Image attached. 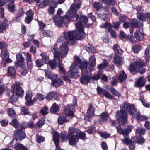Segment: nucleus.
<instances>
[{
  "instance_id": "14",
  "label": "nucleus",
  "mask_w": 150,
  "mask_h": 150,
  "mask_svg": "<svg viewBox=\"0 0 150 150\" xmlns=\"http://www.w3.org/2000/svg\"><path fill=\"white\" fill-rule=\"evenodd\" d=\"M14 135L16 140L20 141L24 139L26 135L25 132L23 131L18 130L15 131Z\"/></svg>"
},
{
  "instance_id": "31",
  "label": "nucleus",
  "mask_w": 150,
  "mask_h": 150,
  "mask_svg": "<svg viewBox=\"0 0 150 150\" xmlns=\"http://www.w3.org/2000/svg\"><path fill=\"white\" fill-rule=\"evenodd\" d=\"M127 75L124 71L120 72V73L119 79L121 82H124L127 79Z\"/></svg>"
},
{
  "instance_id": "50",
  "label": "nucleus",
  "mask_w": 150,
  "mask_h": 150,
  "mask_svg": "<svg viewBox=\"0 0 150 150\" xmlns=\"http://www.w3.org/2000/svg\"><path fill=\"white\" fill-rule=\"evenodd\" d=\"M110 90L112 93L115 96L118 97L120 96V94L117 91H116L113 87H111Z\"/></svg>"
},
{
  "instance_id": "8",
  "label": "nucleus",
  "mask_w": 150,
  "mask_h": 150,
  "mask_svg": "<svg viewBox=\"0 0 150 150\" xmlns=\"http://www.w3.org/2000/svg\"><path fill=\"white\" fill-rule=\"evenodd\" d=\"M12 91L13 94L9 99L11 103L16 101L18 96L22 97L23 96L24 92L23 90L17 83L12 86Z\"/></svg>"
},
{
  "instance_id": "43",
  "label": "nucleus",
  "mask_w": 150,
  "mask_h": 150,
  "mask_svg": "<svg viewBox=\"0 0 150 150\" xmlns=\"http://www.w3.org/2000/svg\"><path fill=\"white\" fill-rule=\"evenodd\" d=\"M102 2L108 5H114L115 4V0H102Z\"/></svg>"
},
{
  "instance_id": "20",
  "label": "nucleus",
  "mask_w": 150,
  "mask_h": 150,
  "mask_svg": "<svg viewBox=\"0 0 150 150\" xmlns=\"http://www.w3.org/2000/svg\"><path fill=\"white\" fill-rule=\"evenodd\" d=\"M146 82L145 79L143 77H141L136 82L135 86L137 87H142L145 85Z\"/></svg>"
},
{
  "instance_id": "64",
  "label": "nucleus",
  "mask_w": 150,
  "mask_h": 150,
  "mask_svg": "<svg viewBox=\"0 0 150 150\" xmlns=\"http://www.w3.org/2000/svg\"><path fill=\"white\" fill-rule=\"evenodd\" d=\"M36 47L32 46L30 48L29 51L31 53L35 54L36 52Z\"/></svg>"
},
{
  "instance_id": "16",
  "label": "nucleus",
  "mask_w": 150,
  "mask_h": 150,
  "mask_svg": "<svg viewBox=\"0 0 150 150\" xmlns=\"http://www.w3.org/2000/svg\"><path fill=\"white\" fill-rule=\"evenodd\" d=\"M94 111V108L92 107L91 105H90L89 108L87 112V116L85 118L86 120L90 121L91 120V117L95 115Z\"/></svg>"
},
{
  "instance_id": "32",
  "label": "nucleus",
  "mask_w": 150,
  "mask_h": 150,
  "mask_svg": "<svg viewBox=\"0 0 150 150\" xmlns=\"http://www.w3.org/2000/svg\"><path fill=\"white\" fill-rule=\"evenodd\" d=\"M8 73L7 74L9 76L13 75L16 73L15 69L13 67H8Z\"/></svg>"
},
{
  "instance_id": "57",
  "label": "nucleus",
  "mask_w": 150,
  "mask_h": 150,
  "mask_svg": "<svg viewBox=\"0 0 150 150\" xmlns=\"http://www.w3.org/2000/svg\"><path fill=\"white\" fill-rule=\"evenodd\" d=\"M100 76V73H98L97 74L93 76L92 78H91V81H92L93 80H98L99 79Z\"/></svg>"
},
{
  "instance_id": "4",
  "label": "nucleus",
  "mask_w": 150,
  "mask_h": 150,
  "mask_svg": "<svg viewBox=\"0 0 150 150\" xmlns=\"http://www.w3.org/2000/svg\"><path fill=\"white\" fill-rule=\"evenodd\" d=\"M87 21V18L86 16H81L79 20L77 21L75 24L77 30L65 33L64 37L66 39L69 40H74L75 39L81 40L85 35L84 24H86Z\"/></svg>"
},
{
  "instance_id": "63",
  "label": "nucleus",
  "mask_w": 150,
  "mask_h": 150,
  "mask_svg": "<svg viewBox=\"0 0 150 150\" xmlns=\"http://www.w3.org/2000/svg\"><path fill=\"white\" fill-rule=\"evenodd\" d=\"M101 145V147L103 150H106L108 149L107 144L104 141L102 142Z\"/></svg>"
},
{
  "instance_id": "11",
  "label": "nucleus",
  "mask_w": 150,
  "mask_h": 150,
  "mask_svg": "<svg viewBox=\"0 0 150 150\" xmlns=\"http://www.w3.org/2000/svg\"><path fill=\"white\" fill-rule=\"evenodd\" d=\"M46 76L51 80L53 84L56 87L59 86L63 83V81L60 79L57 78V75L56 74H51L49 71L46 70L44 71Z\"/></svg>"
},
{
  "instance_id": "48",
  "label": "nucleus",
  "mask_w": 150,
  "mask_h": 150,
  "mask_svg": "<svg viewBox=\"0 0 150 150\" xmlns=\"http://www.w3.org/2000/svg\"><path fill=\"white\" fill-rule=\"evenodd\" d=\"M135 141L139 144H142L144 142V140L142 137H140L139 138H136Z\"/></svg>"
},
{
  "instance_id": "7",
  "label": "nucleus",
  "mask_w": 150,
  "mask_h": 150,
  "mask_svg": "<svg viewBox=\"0 0 150 150\" xmlns=\"http://www.w3.org/2000/svg\"><path fill=\"white\" fill-rule=\"evenodd\" d=\"M74 105H68L66 108L65 110L63 112L62 115H60L58 118L59 123L62 125L63 123L68 121V118H72L73 117V112L72 110L74 109Z\"/></svg>"
},
{
  "instance_id": "29",
  "label": "nucleus",
  "mask_w": 150,
  "mask_h": 150,
  "mask_svg": "<svg viewBox=\"0 0 150 150\" xmlns=\"http://www.w3.org/2000/svg\"><path fill=\"white\" fill-rule=\"evenodd\" d=\"M15 149L16 150H28L27 148L19 143H17L16 144Z\"/></svg>"
},
{
  "instance_id": "44",
  "label": "nucleus",
  "mask_w": 150,
  "mask_h": 150,
  "mask_svg": "<svg viewBox=\"0 0 150 150\" xmlns=\"http://www.w3.org/2000/svg\"><path fill=\"white\" fill-rule=\"evenodd\" d=\"M145 132V130L144 129L138 128L136 129V134L142 135L144 134Z\"/></svg>"
},
{
  "instance_id": "22",
  "label": "nucleus",
  "mask_w": 150,
  "mask_h": 150,
  "mask_svg": "<svg viewBox=\"0 0 150 150\" xmlns=\"http://www.w3.org/2000/svg\"><path fill=\"white\" fill-rule=\"evenodd\" d=\"M100 116L101 120L96 122L98 123H101L108 120L109 118L108 113L107 112H103Z\"/></svg>"
},
{
  "instance_id": "33",
  "label": "nucleus",
  "mask_w": 150,
  "mask_h": 150,
  "mask_svg": "<svg viewBox=\"0 0 150 150\" xmlns=\"http://www.w3.org/2000/svg\"><path fill=\"white\" fill-rule=\"evenodd\" d=\"M117 132L120 134H122L123 136L127 135L128 134V133L125 130H123L122 128L120 126H118L117 127Z\"/></svg>"
},
{
  "instance_id": "26",
  "label": "nucleus",
  "mask_w": 150,
  "mask_h": 150,
  "mask_svg": "<svg viewBox=\"0 0 150 150\" xmlns=\"http://www.w3.org/2000/svg\"><path fill=\"white\" fill-rule=\"evenodd\" d=\"M136 139V137H133L130 140V142L128 144L129 146V149L130 150H133L134 149L135 143H136L135 140Z\"/></svg>"
},
{
  "instance_id": "28",
  "label": "nucleus",
  "mask_w": 150,
  "mask_h": 150,
  "mask_svg": "<svg viewBox=\"0 0 150 150\" xmlns=\"http://www.w3.org/2000/svg\"><path fill=\"white\" fill-rule=\"evenodd\" d=\"M114 62L118 67H119L120 65H121L122 62V61L121 60L120 57L117 55L115 56L114 58Z\"/></svg>"
},
{
  "instance_id": "61",
  "label": "nucleus",
  "mask_w": 150,
  "mask_h": 150,
  "mask_svg": "<svg viewBox=\"0 0 150 150\" xmlns=\"http://www.w3.org/2000/svg\"><path fill=\"white\" fill-rule=\"evenodd\" d=\"M130 24L131 26L134 28L137 27L138 26V24H137V20L135 19H133Z\"/></svg>"
},
{
  "instance_id": "6",
  "label": "nucleus",
  "mask_w": 150,
  "mask_h": 150,
  "mask_svg": "<svg viewBox=\"0 0 150 150\" xmlns=\"http://www.w3.org/2000/svg\"><path fill=\"white\" fill-rule=\"evenodd\" d=\"M56 48L55 46L53 47V52L54 54V58L50 62L49 65L51 68L52 69H55L58 64L59 71L64 75L66 73V71L64 68L61 65L62 63V59L58 57V54L56 52Z\"/></svg>"
},
{
  "instance_id": "25",
  "label": "nucleus",
  "mask_w": 150,
  "mask_h": 150,
  "mask_svg": "<svg viewBox=\"0 0 150 150\" xmlns=\"http://www.w3.org/2000/svg\"><path fill=\"white\" fill-rule=\"evenodd\" d=\"M135 35L137 39L139 40H142L144 37V34L139 30L135 32Z\"/></svg>"
},
{
  "instance_id": "56",
  "label": "nucleus",
  "mask_w": 150,
  "mask_h": 150,
  "mask_svg": "<svg viewBox=\"0 0 150 150\" xmlns=\"http://www.w3.org/2000/svg\"><path fill=\"white\" fill-rule=\"evenodd\" d=\"M139 100L141 101L142 105L146 107H149L150 106V104L148 103H146L144 99H143L142 98H140Z\"/></svg>"
},
{
  "instance_id": "39",
  "label": "nucleus",
  "mask_w": 150,
  "mask_h": 150,
  "mask_svg": "<svg viewBox=\"0 0 150 150\" xmlns=\"http://www.w3.org/2000/svg\"><path fill=\"white\" fill-rule=\"evenodd\" d=\"M53 97L57 98V95L55 93L52 92L47 96L46 99L47 100H49L51 99Z\"/></svg>"
},
{
  "instance_id": "62",
  "label": "nucleus",
  "mask_w": 150,
  "mask_h": 150,
  "mask_svg": "<svg viewBox=\"0 0 150 150\" xmlns=\"http://www.w3.org/2000/svg\"><path fill=\"white\" fill-rule=\"evenodd\" d=\"M45 138L42 136H38L37 138V140L39 143H41L44 141Z\"/></svg>"
},
{
  "instance_id": "34",
  "label": "nucleus",
  "mask_w": 150,
  "mask_h": 150,
  "mask_svg": "<svg viewBox=\"0 0 150 150\" xmlns=\"http://www.w3.org/2000/svg\"><path fill=\"white\" fill-rule=\"evenodd\" d=\"M107 61L104 59L103 64H100L98 66V69L100 71H101L107 65Z\"/></svg>"
},
{
  "instance_id": "13",
  "label": "nucleus",
  "mask_w": 150,
  "mask_h": 150,
  "mask_svg": "<svg viewBox=\"0 0 150 150\" xmlns=\"http://www.w3.org/2000/svg\"><path fill=\"white\" fill-rule=\"evenodd\" d=\"M100 28H106L108 32H110L111 35L114 38H116L117 34L112 29V26L109 23H106L100 26Z\"/></svg>"
},
{
  "instance_id": "45",
  "label": "nucleus",
  "mask_w": 150,
  "mask_h": 150,
  "mask_svg": "<svg viewBox=\"0 0 150 150\" xmlns=\"http://www.w3.org/2000/svg\"><path fill=\"white\" fill-rule=\"evenodd\" d=\"M96 89L98 94H99L100 96H101L102 95H103L105 93L106 91V90L102 88L99 86H98L97 87Z\"/></svg>"
},
{
  "instance_id": "51",
  "label": "nucleus",
  "mask_w": 150,
  "mask_h": 150,
  "mask_svg": "<svg viewBox=\"0 0 150 150\" xmlns=\"http://www.w3.org/2000/svg\"><path fill=\"white\" fill-rule=\"evenodd\" d=\"M93 6L96 10H98L102 7L101 4L99 3H94L93 4Z\"/></svg>"
},
{
  "instance_id": "3",
  "label": "nucleus",
  "mask_w": 150,
  "mask_h": 150,
  "mask_svg": "<svg viewBox=\"0 0 150 150\" xmlns=\"http://www.w3.org/2000/svg\"><path fill=\"white\" fill-rule=\"evenodd\" d=\"M75 3L72 4L68 12L64 17L55 16L53 21L55 24L58 27L62 25L63 22L68 23L70 21H75L79 18L78 15L76 13L77 10L80 7L81 4V0H74Z\"/></svg>"
},
{
  "instance_id": "23",
  "label": "nucleus",
  "mask_w": 150,
  "mask_h": 150,
  "mask_svg": "<svg viewBox=\"0 0 150 150\" xmlns=\"http://www.w3.org/2000/svg\"><path fill=\"white\" fill-rule=\"evenodd\" d=\"M8 26V25L6 21L0 22V33H2L6 30Z\"/></svg>"
},
{
  "instance_id": "9",
  "label": "nucleus",
  "mask_w": 150,
  "mask_h": 150,
  "mask_svg": "<svg viewBox=\"0 0 150 150\" xmlns=\"http://www.w3.org/2000/svg\"><path fill=\"white\" fill-rule=\"evenodd\" d=\"M146 65V63H144V61L139 59L138 61L131 63L129 69L131 72L139 71L141 74H142L145 71V69L143 68V67Z\"/></svg>"
},
{
  "instance_id": "35",
  "label": "nucleus",
  "mask_w": 150,
  "mask_h": 150,
  "mask_svg": "<svg viewBox=\"0 0 150 150\" xmlns=\"http://www.w3.org/2000/svg\"><path fill=\"white\" fill-rule=\"evenodd\" d=\"M40 111L41 114L42 115H46L48 113L49 110L48 108L45 106L42 108Z\"/></svg>"
},
{
  "instance_id": "1",
  "label": "nucleus",
  "mask_w": 150,
  "mask_h": 150,
  "mask_svg": "<svg viewBox=\"0 0 150 150\" xmlns=\"http://www.w3.org/2000/svg\"><path fill=\"white\" fill-rule=\"evenodd\" d=\"M120 109V110L117 111L116 114V118L120 125H124L127 122L128 111L130 114L138 120H144L147 118L146 116L141 115L139 110L135 109L133 105H130L128 103L125 102L121 105Z\"/></svg>"
},
{
  "instance_id": "46",
  "label": "nucleus",
  "mask_w": 150,
  "mask_h": 150,
  "mask_svg": "<svg viewBox=\"0 0 150 150\" xmlns=\"http://www.w3.org/2000/svg\"><path fill=\"white\" fill-rule=\"evenodd\" d=\"M16 59L19 62L23 63L24 61V59L22 57V54L21 53L16 54Z\"/></svg>"
},
{
  "instance_id": "5",
  "label": "nucleus",
  "mask_w": 150,
  "mask_h": 150,
  "mask_svg": "<svg viewBox=\"0 0 150 150\" xmlns=\"http://www.w3.org/2000/svg\"><path fill=\"white\" fill-rule=\"evenodd\" d=\"M86 135L83 132H81L76 128L70 127L68 131V135L63 133H61L60 137L63 142H65L68 139L69 143L71 145H75L78 141V138L83 139L86 137Z\"/></svg>"
},
{
  "instance_id": "58",
  "label": "nucleus",
  "mask_w": 150,
  "mask_h": 150,
  "mask_svg": "<svg viewBox=\"0 0 150 150\" xmlns=\"http://www.w3.org/2000/svg\"><path fill=\"white\" fill-rule=\"evenodd\" d=\"M36 64L39 67H41L44 64H46L44 63V62L42 61H41L40 59H38L36 62Z\"/></svg>"
},
{
  "instance_id": "59",
  "label": "nucleus",
  "mask_w": 150,
  "mask_h": 150,
  "mask_svg": "<svg viewBox=\"0 0 150 150\" xmlns=\"http://www.w3.org/2000/svg\"><path fill=\"white\" fill-rule=\"evenodd\" d=\"M145 59L146 61L149 60V49H146L145 50Z\"/></svg>"
},
{
  "instance_id": "49",
  "label": "nucleus",
  "mask_w": 150,
  "mask_h": 150,
  "mask_svg": "<svg viewBox=\"0 0 150 150\" xmlns=\"http://www.w3.org/2000/svg\"><path fill=\"white\" fill-rule=\"evenodd\" d=\"M7 45L5 42H0V48L2 50H6Z\"/></svg>"
},
{
  "instance_id": "36",
  "label": "nucleus",
  "mask_w": 150,
  "mask_h": 150,
  "mask_svg": "<svg viewBox=\"0 0 150 150\" xmlns=\"http://www.w3.org/2000/svg\"><path fill=\"white\" fill-rule=\"evenodd\" d=\"M49 3L48 0H43L40 4L38 5V6L40 8H42L47 6Z\"/></svg>"
},
{
  "instance_id": "18",
  "label": "nucleus",
  "mask_w": 150,
  "mask_h": 150,
  "mask_svg": "<svg viewBox=\"0 0 150 150\" xmlns=\"http://www.w3.org/2000/svg\"><path fill=\"white\" fill-rule=\"evenodd\" d=\"M26 14L27 17L25 19V22L27 23H29L32 20L34 12L30 9L26 12Z\"/></svg>"
},
{
  "instance_id": "41",
  "label": "nucleus",
  "mask_w": 150,
  "mask_h": 150,
  "mask_svg": "<svg viewBox=\"0 0 150 150\" xmlns=\"http://www.w3.org/2000/svg\"><path fill=\"white\" fill-rule=\"evenodd\" d=\"M113 49L116 52H117L119 54H121L122 53V50L120 49V47L117 44L114 46Z\"/></svg>"
},
{
  "instance_id": "10",
  "label": "nucleus",
  "mask_w": 150,
  "mask_h": 150,
  "mask_svg": "<svg viewBox=\"0 0 150 150\" xmlns=\"http://www.w3.org/2000/svg\"><path fill=\"white\" fill-rule=\"evenodd\" d=\"M54 46L56 47V52L58 54V57L60 58H62L66 57L69 48L68 47V43L67 41H64L62 42L60 45L59 49L57 47V44H54L53 46L52 51L53 52V47Z\"/></svg>"
},
{
  "instance_id": "54",
  "label": "nucleus",
  "mask_w": 150,
  "mask_h": 150,
  "mask_svg": "<svg viewBox=\"0 0 150 150\" xmlns=\"http://www.w3.org/2000/svg\"><path fill=\"white\" fill-rule=\"evenodd\" d=\"M100 135L105 138H108L110 136V134L106 132H101L100 134Z\"/></svg>"
},
{
  "instance_id": "19",
  "label": "nucleus",
  "mask_w": 150,
  "mask_h": 150,
  "mask_svg": "<svg viewBox=\"0 0 150 150\" xmlns=\"http://www.w3.org/2000/svg\"><path fill=\"white\" fill-rule=\"evenodd\" d=\"M56 2H51L49 8L48 9V12L50 14H53L55 12V8H56Z\"/></svg>"
},
{
  "instance_id": "55",
  "label": "nucleus",
  "mask_w": 150,
  "mask_h": 150,
  "mask_svg": "<svg viewBox=\"0 0 150 150\" xmlns=\"http://www.w3.org/2000/svg\"><path fill=\"white\" fill-rule=\"evenodd\" d=\"M141 47L139 45H136L133 47V50L134 52L138 53Z\"/></svg>"
},
{
  "instance_id": "24",
  "label": "nucleus",
  "mask_w": 150,
  "mask_h": 150,
  "mask_svg": "<svg viewBox=\"0 0 150 150\" xmlns=\"http://www.w3.org/2000/svg\"><path fill=\"white\" fill-rule=\"evenodd\" d=\"M15 0H7V2L8 4V8L10 11L13 12L14 8L13 5Z\"/></svg>"
},
{
  "instance_id": "47",
  "label": "nucleus",
  "mask_w": 150,
  "mask_h": 150,
  "mask_svg": "<svg viewBox=\"0 0 150 150\" xmlns=\"http://www.w3.org/2000/svg\"><path fill=\"white\" fill-rule=\"evenodd\" d=\"M86 50L88 52H90L92 53H95L96 52V51L95 47L93 46H90L89 47H87Z\"/></svg>"
},
{
  "instance_id": "12",
  "label": "nucleus",
  "mask_w": 150,
  "mask_h": 150,
  "mask_svg": "<svg viewBox=\"0 0 150 150\" xmlns=\"http://www.w3.org/2000/svg\"><path fill=\"white\" fill-rule=\"evenodd\" d=\"M137 11V18L142 21H145L149 18L150 20V14L147 13H141L142 8L140 6H138L136 8Z\"/></svg>"
},
{
  "instance_id": "15",
  "label": "nucleus",
  "mask_w": 150,
  "mask_h": 150,
  "mask_svg": "<svg viewBox=\"0 0 150 150\" xmlns=\"http://www.w3.org/2000/svg\"><path fill=\"white\" fill-rule=\"evenodd\" d=\"M89 65L88 64L87 67L89 71H91L94 69V67H95L96 64V59L94 55L92 56L89 58Z\"/></svg>"
},
{
  "instance_id": "40",
  "label": "nucleus",
  "mask_w": 150,
  "mask_h": 150,
  "mask_svg": "<svg viewBox=\"0 0 150 150\" xmlns=\"http://www.w3.org/2000/svg\"><path fill=\"white\" fill-rule=\"evenodd\" d=\"M1 57L3 59H5L9 56V53L6 50L1 51Z\"/></svg>"
},
{
  "instance_id": "21",
  "label": "nucleus",
  "mask_w": 150,
  "mask_h": 150,
  "mask_svg": "<svg viewBox=\"0 0 150 150\" xmlns=\"http://www.w3.org/2000/svg\"><path fill=\"white\" fill-rule=\"evenodd\" d=\"M23 54L27 59L28 62V65L29 68L32 67L33 64L31 61V55L28 52H24Z\"/></svg>"
},
{
  "instance_id": "42",
  "label": "nucleus",
  "mask_w": 150,
  "mask_h": 150,
  "mask_svg": "<svg viewBox=\"0 0 150 150\" xmlns=\"http://www.w3.org/2000/svg\"><path fill=\"white\" fill-rule=\"evenodd\" d=\"M32 39L33 37L32 36L31 39L29 38L27 42H25L23 43V45L25 48H28L30 47L31 42H32Z\"/></svg>"
},
{
  "instance_id": "2",
  "label": "nucleus",
  "mask_w": 150,
  "mask_h": 150,
  "mask_svg": "<svg viewBox=\"0 0 150 150\" xmlns=\"http://www.w3.org/2000/svg\"><path fill=\"white\" fill-rule=\"evenodd\" d=\"M87 61L81 60L78 57H74V62L70 67L68 73L71 74L72 77H75L78 76L77 69L79 67L81 71L82 77L80 81L82 84H87L89 82H91L90 76L91 75V71L88 70L87 65Z\"/></svg>"
},
{
  "instance_id": "52",
  "label": "nucleus",
  "mask_w": 150,
  "mask_h": 150,
  "mask_svg": "<svg viewBox=\"0 0 150 150\" xmlns=\"http://www.w3.org/2000/svg\"><path fill=\"white\" fill-rule=\"evenodd\" d=\"M21 112L24 114L26 115L29 113V110L27 108L22 107L21 109Z\"/></svg>"
},
{
  "instance_id": "17",
  "label": "nucleus",
  "mask_w": 150,
  "mask_h": 150,
  "mask_svg": "<svg viewBox=\"0 0 150 150\" xmlns=\"http://www.w3.org/2000/svg\"><path fill=\"white\" fill-rule=\"evenodd\" d=\"M33 95L30 91H27L25 98L26 100L25 104L27 106H30L33 105V102L31 100Z\"/></svg>"
},
{
  "instance_id": "37",
  "label": "nucleus",
  "mask_w": 150,
  "mask_h": 150,
  "mask_svg": "<svg viewBox=\"0 0 150 150\" xmlns=\"http://www.w3.org/2000/svg\"><path fill=\"white\" fill-rule=\"evenodd\" d=\"M10 124L13 125L15 128H17L19 126V123L16 119H13L10 122Z\"/></svg>"
},
{
  "instance_id": "27",
  "label": "nucleus",
  "mask_w": 150,
  "mask_h": 150,
  "mask_svg": "<svg viewBox=\"0 0 150 150\" xmlns=\"http://www.w3.org/2000/svg\"><path fill=\"white\" fill-rule=\"evenodd\" d=\"M7 112L8 115L11 117H14L16 116V114L14 109L13 108L8 109Z\"/></svg>"
},
{
  "instance_id": "30",
  "label": "nucleus",
  "mask_w": 150,
  "mask_h": 150,
  "mask_svg": "<svg viewBox=\"0 0 150 150\" xmlns=\"http://www.w3.org/2000/svg\"><path fill=\"white\" fill-rule=\"evenodd\" d=\"M40 55L42 57V61L44 62V63H47L48 62L49 64V63L50 61L49 62V58L47 54L45 53H42Z\"/></svg>"
},
{
  "instance_id": "53",
  "label": "nucleus",
  "mask_w": 150,
  "mask_h": 150,
  "mask_svg": "<svg viewBox=\"0 0 150 150\" xmlns=\"http://www.w3.org/2000/svg\"><path fill=\"white\" fill-rule=\"evenodd\" d=\"M105 97L108 99H112L113 97L106 90L105 93L103 95Z\"/></svg>"
},
{
  "instance_id": "60",
  "label": "nucleus",
  "mask_w": 150,
  "mask_h": 150,
  "mask_svg": "<svg viewBox=\"0 0 150 150\" xmlns=\"http://www.w3.org/2000/svg\"><path fill=\"white\" fill-rule=\"evenodd\" d=\"M128 135V134H127V135H125L126 137L123 139H122L121 140L123 143L128 144L130 142V140H129L128 138H127Z\"/></svg>"
},
{
  "instance_id": "38",
  "label": "nucleus",
  "mask_w": 150,
  "mask_h": 150,
  "mask_svg": "<svg viewBox=\"0 0 150 150\" xmlns=\"http://www.w3.org/2000/svg\"><path fill=\"white\" fill-rule=\"evenodd\" d=\"M59 110V108L58 106L55 103H54L53 104L50 109V110L51 111L53 112L54 113L58 112Z\"/></svg>"
}]
</instances>
